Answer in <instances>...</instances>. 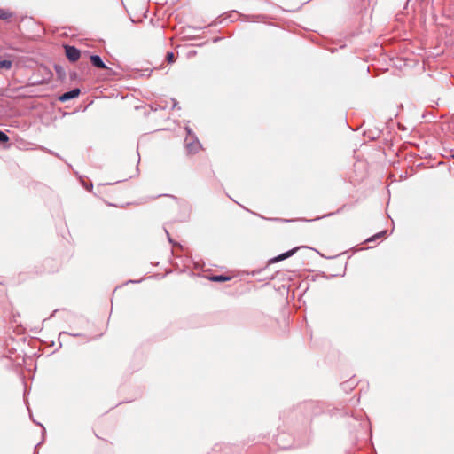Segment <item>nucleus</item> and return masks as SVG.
<instances>
[{
    "label": "nucleus",
    "mask_w": 454,
    "mask_h": 454,
    "mask_svg": "<svg viewBox=\"0 0 454 454\" xmlns=\"http://www.w3.org/2000/svg\"><path fill=\"white\" fill-rule=\"evenodd\" d=\"M12 66V62L11 60H2L0 61V68H4V69H11Z\"/></svg>",
    "instance_id": "obj_7"
},
{
    "label": "nucleus",
    "mask_w": 454,
    "mask_h": 454,
    "mask_svg": "<svg viewBox=\"0 0 454 454\" xmlns=\"http://www.w3.org/2000/svg\"><path fill=\"white\" fill-rule=\"evenodd\" d=\"M11 17V13L5 10L0 9V20H7Z\"/></svg>",
    "instance_id": "obj_8"
},
{
    "label": "nucleus",
    "mask_w": 454,
    "mask_h": 454,
    "mask_svg": "<svg viewBox=\"0 0 454 454\" xmlns=\"http://www.w3.org/2000/svg\"><path fill=\"white\" fill-rule=\"evenodd\" d=\"M90 61L93 66L102 68V69H107L108 67L104 64L101 58L98 55H92L90 56Z\"/></svg>",
    "instance_id": "obj_4"
},
{
    "label": "nucleus",
    "mask_w": 454,
    "mask_h": 454,
    "mask_svg": "<svg viewBox=\"0 0 454 454\" xmlns=\"http://www.w3.org/2000/svg\"><path fill=\"white\" fill-rule=\"evenodd\" d=\"M9 141L8 136L0 130V142L5 143Z\"/></svg>",
    "instance_id": "obj_9"
},
{
    "label": "nucleus",
    "mask_w": 454,
    "mask_h": 454,
    "mask_svg": "<svg viewBox=\"0 0 454 454\" xmlns=\"http://www.w3.org/2000/svg\"><path fill=\"white\" fill-rule=\"evenodd\" d=\"M167 60L169 62V63H172L175 61V54L173 52H168L167 53Z\"/></svg>",
    "instance_id": "obj_10"
},
{
    "label": "nucleus",
    "mask_w": 454,
    "mask_h": 454,
    "mask_svg": "<svg viewBox=\"0 0 454 454\" xmlns=\"http://www.w3.org/2000/svg\"><path fill=\"white\" fill-rule=\"evenodd\" d=\"M200 147V146L198 142L187 145V149H188L189 153H197L199 151Z\"/></svg>",
    "instance_id": "obj_5"
},
{
    "label": "nucleus",
    "mask_w": 454,
    "mask_h": 454,
    "mask_svg": "<svg viewBox=\"0 0 454 454\" xmlns=\"http://www.w3.org/2000/svg\"><path fill=\"white\" fill-rule=\"evenodd\" d=\"M230 279H231L230 277H225V276H223V275H217V276L211 277V280H213L215 282H224V281H227V280H230Z\"/></svg>",
    "instance_id": "obj_6"
},
{
    "label": "nucleus",
    "mask_w": 454,
    "mask_h": 454,
    "mask_svg": "<svg viewBox=\"0 0 454 454\" xmlns=\"http://www.w3.org/2000/svg\"><path fill=\"white\" fill-rule=\"evenodd\" d=\"M66 57L71 62H75L80 59L81 52L74 46L64 45Z\"/></svg>",
    "instance_id": "obj_1"
},
{
    "label": "nucleus",
    "mask_w": 454,
    "mask_h": 454,
    "mask_svg": "<svg viewBox=\"0 0 454 454\" xmlns=\"http://www.w3.org/2000/svg\"><path fill=\"white\" fill-rule=\"evenodd\" d=\"M79 94H80V90L79 89H74L71 91H68V92H66V93L62 94L59 97V100L62 101V102H66V101H67L69 99H72V98H74L78 97Z\"/></svg>",
    "instance_id": "obj_2"
},
{
    "label": "nucleus",
    "mask_w": 454,
    "mask_h": 454,
    "mask_svg": "<svg viewBox=\"0 0 454 454\" xmlns=\"http://www.w3.org/2000/svg\"><path fill=\"white\" fill-rule=\"evenodd\" d=\"M298 249H299V247H295V248H293L284 254H281L280 255L271 259L270 261V262H278L279 261L285 260V259L292 256Z\"/></svg>",
    "instance_id": "obj_3"
}]
</instances>
